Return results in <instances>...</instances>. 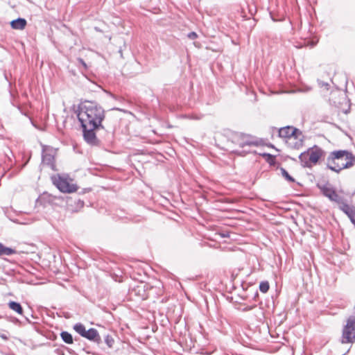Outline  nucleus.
<instances>
[{
  "instance_id": "f257e3e1",
  "label": "nucleus",
  "mask_w": 355,
  "mask_h": 355,
  "mask_svg": "<svg viewBox=\"0 0 355 355\" xmlns=\"http://www.w3.org/2000/svg\"><path fill=\"white\" fill-rule=\"evenodd\" d=\"M77 116L83 129L85 141L89 145L98 146L99 139L96 133L104 129V109L95 102L85 101L78 105Z\"/></svg>"
},
{
  "instance_id": "f03ea898",
  "label": "nucleus",
  "mask_w": 355,
  "mask_h": 355,
  "mask_svg": "<svg viewBox=\"0 0 355 355\" xmlns=\"http://www.w3.org/2000/svg\"><path fill=\"white\" fill-rule=\"evenodd\" d=\"M354 164L355 156L346 150L332 151L326 159L327 167L338 173L343 169L352 167Z\"/></svg>"
},
{
  "instance_id": "7ed1b4c3",
  "label": "nucleus",
  "mask_w": 355,
  "mask_h": 355,
  "mask_svg": "<svg viewBox=\"0 0 355 355\" xmlns=\"http://www.w3.org/2000/svg\"><path fill=\"white\" fill-rule=\"evenodd\" d=\"M324 151L317 146L309 148L306 151L302 153L299 159L304 167H311L315 165L320 159L324 156Z\"/></svg>"
},
{
  "instance_id": "20e7f679",
  "label": "nucleus",
  "mask_w": 355,
  "mask_h": 355,
  "mask_svg": "<svg viewBox=\"0 0 355 355\" xmlns=\"http://www.w3.org/2000/svg\"><path fill=\"white\" fill-rule=\"evenodd\" d=\"M53 184L63 193H73L77 191L78 186L67 175H58L52 178Z\"/></svg>"
},
{
  "instance_id": "39448f33",
  "label": "nucleus",
  "mask_w": 355,
  "mask_h": 355,
  "mask_svg": "<svg viewBox=\"0 0 355 355\" xmlns=\"http://www.w3.org/2000/svg\"><path fill=\"white\" fill-rule=\"evenodd\" d=\"M355 341V318L351 316L347 320L346 325L343 330L341 343H352Z\"/></svg>"
},
{
  "instance_id": "423d86ee",
  "label": "nucleus",
  "mask_w": 355,
  "mask_h": 355,
  "mask_svg": "<svg viewBox=\"0 0 355 355\" xmlns=\"http://www.w3.org/2000/svg\"><path fill=\"white\" fill-rule=\"evenodd\" d=\"M231 141L233 144L242 148L246 146H257L259 145V142L250 135L242 133L233 134L231 137Z\"/></svg>"
},
{
  "instance_id": "0eeeda50",
  "label": "nucleus",
  "mask_w": 355,
  "mask_h": 355,
  "mask_svg": "<svg viewBox=\"0 0 355 355\" xmlns=\"http://www.w3.org/2000/svg\"><path fill=\"white\" fill-rule=\"evenodd\" d=\"M300 134L298 130L291 126L282 128L279 130V136L282 138H287L289 140L295 139Z\"/></svg>"
},
{
  "instance_id": "6e6552de",
  "label": "nucleus",
  "mask_w": 355,
  "mask_h": 355,
  "mask_svg": "<svg viewBox=\"0 0 355 355\" xmlns=\"http://www.w3.org/2000/svg\"><path fill=\"white\" fill-rule=\"evenodd\" d=\"M42 159L43 164L49 166L52 170H55L54 152L52 149H43Z\"/></svg>"
},
{
  "instance_id": "1a4fd4ad",
  "label": "nucleus",
  "mask_w": 355,
  "mask_h": 355,
  "mask_svg": "<svg viewBox=\"0 0 355 355\" xmlns=\"http://www.w3.org/2000/svg\"><path fill=\"white\" fill-rule=\"evenodd\" d=\"M84 338L96 343L97 344H100L101 343V338L98 331L94 328H90L89 329L87 330L85 334L84 335Z\"/></svg>"
},
{
  "instance_id": "9d476101",
  "label": "nucleus",
  "mask_w": 355,
  "mask_h": 355,
  "mask_svg": "<svg viewBox=\"0 0 355 355\" xmlns=\"http://www.w3.org/2000/svg\"><path fill=\"white\" fill-rule=\"evenodd\" d=\"M317 187L320 190L322 193L328 198H329V197H331V193L335 190L334 189V187H332V185L331 184H329V182L318 183Z\"/></svg>"
},
{
  "instance_id": "9b49d317",
  "label": "nucleus",
  "mask_w": 355,
  "mask_h": 355,
  "mask_svg": "<svg viewBox=\"0 0 355 355\" xmlns=\"http://www.w3.org/2000/svg\"><path fill=\"white\" fill-rule=\"evenodd\" d=\"M339 209L343 211L348 217L351 216L355 211V207L349 205L343 200L342 202L338 204Z\"/></svg>"
},
{
  "instance_id": "f8f14e48",
  "label": "nucleus",
  "mask_w": 355,
  "mask_h": 355,
  "mask_svg": "<svg viewBox=\"0 0 355 355\" xmlns=\"http://www.w3.org/2000/svg\"><path fill=\"white\" fill-rule=\"evenodd\" d=\"M11 27L16 30H23L26 25V20L23 18H18L10 22Z\"/></svg>"
},
{
  "instance_id": "ddd939ff",
  "label": "nucleus",
  "mask_w": 355,
  "mask_h": 355,
  "mask_svg": "<svg viewBox=\"0 0 355 355\" xmlns=\"http://www.w3.org/2000/svg\"><path fill=\"white\" fill-rule=\"evenodd\" d=\"M16 253L15 250L8 248L0 243V256H10Z\"/></svg>"
},
{
  "instance_id": "4468645a",
  "label": "nucleus",
  "mask_w": 355,
  "mask_h": 355,
  "mask_svg": "<svg viewBox=\"0 0 355 355\" xmlns=\"http://www.w3.org/2000/svg\"><path fill=\"white\" fill-rule=\"evenodd\" d=\"M8 305L11 310L17 313L18 314L22 315L23 308L19 303L11 301L8 304Z\"/></svg>"
},
{
  "instance_id": "2eb2a0df",
  "label": "nucleus",
  "mask_w": 355,
  "mask_h": 355,
  "mask_svg": "<svg viewBox=\"0 0 355 355\" xmlns=\"http://www.w3.org/2000/svg\"><path fill=\"white\" fill-rule=\"evenodd\" d=\"M73 329L83 337H84L87 331L85 326L81 323L76 324L73 326Z\"/></svg>"
},
{
  "instance_id": "dca6fc26",
  "label": "nucleus",
  "mask_w": 355,
  "mask_h": 355,
  "mask_svg": "<svg viewBox=\"0 0 355 355\" xmlns=\"http://www.w3.org/2000/svg\"><path fill=\"white\" fill-rule=\"evenodd\" d=\"M61 338L63 341L67 344L73 343V338L71 334L67 331H62L61 333Z\"/></svg>"
},
{
  "instance_id": "f3484780",
  "label": "nucleus",
  "mask_w": 355,
  "mask_h": 355,
  "mask_svg": "<svg viewBox=\"0 0 355 355\" xmlns=\"http://www.w3.org/2000/svg\"><path fill=\"white\" fill-rule=\"evenodd\" d=\"M331 201L336 202L339 204L342 202L344 200L341 196H340L334 190V191L331 193V197L329 198Z\"/></svg>"
},
{
  "instance_id": "a211bd4d",
  "label": "nucleus",
  "mask_w": 355,
  "mask_h": 355,
  "mask_svg": "<svg viewBox=\"0 0 355 355\" xmlns=\"http://www.w3.org/2000/svg\"><path fill=\"white\" fill-rule=\"evenodd\" d=\"M282 175L289 182H294L295 180L293 177H291L287 171L283 168H281L280 169Z\"/></svg>"
},
{
  "instance_id": "6ab92c4d",
  "label": "nucleus",
  "mask_w": 355,
  "mask_h": 355,
  "mask_svg": "<svg viewBox=\"0 0 355 355\" xmlns=\"http://www.w3.org/2000/svg\"><path fill=\"white\" fill-rule=\"evenodd\" d=\"M269 283L268 282H261L259 284V290L261 293H266L269 290Z\"/></svg>"
},
{
  "instance_id": "aec40b11",
  "label": "nucleus",
  "mask_w": 355,
  "mask_h": 355,
  "mask_svg": "<svg viewBox=\"0 0 355 355\" xmlns=\"http://www.w3.org/2000/svg\"><path fill=\"white\" fill-rule=\"evenodd\" d=\"M105 343H106V345L110 347H113V345L114 343V338H112V336H110V335H107L105 337Z\"/></svg>"
},
{
  "instance_id": "412c9836",
  "label": "nucleus",
  "mask_w": 355,
  "mask_h": 355,
  "mask_svg": "<svg viewBox=\"0 0 355 355\" xmlns=\"http://www.w3.org/2000/svg\"><path fill=\"white\" fill-rule=\"evenodd\" d=\"M187 37L190 40H195L198 37V35L196 32H191L187 35Z\"/></svg>"
},
{
  "instance_id": "4be33fe9",
  "label": "nucleus",
  "mask_w": 355,
  "mask_h": 355,
  "mask_svg": "<svg viewBox=\"0 0 355 355\" xmlns=\"http://www.w3.org/2000/svg\"><path fill=\"white\" fill-rule=\"evenodd\" d=\"M78 62L80 64H81L85 69H87V66L85 62L82 58H78Z\"/></svg>"
},
{
  "instance_id": "5701e85b",
  "label": "nucleus",
  "mask_w": 355,
  "mask_h": 355,
  "mask_svg": "<svg viewBox=\"0 0 355 355\" xmlns=\"http://www.w3.org/2000/svg\"><path fill=\"white\" fill-rule=\"evenodd\" d=\"M262 155H263V157H268L270 159H273V157L270 154L263 153Z\"/></svg>"
},
{
  "instance_id": "b1692460",
  "label": "nucleus",
  "mask_w": 355,
  "mask_h": 355,
  "mask_svg": "<svg viewBox=\"0 0 355 355\" xmlns=\"http://www.w3.org/2000/svg\"><path fill=\"white\" fill-rule=\"evenodd\" d=\"M319 85H320V87H324V86H325V87H327V86H329V84H328V83H323V82H322V81H320V82H319Z\"/></svg>"
},
{
  "instance_id": "393cba45",
  "label": "nucleus",
  "mask_w": 355,
  "mask_h": 355,
  "mask_svg": "<svg viewBox=\"0 0 355 355\" xmlns=\"http://www.w3.org/2000/svg\"><path fill=\"white\" fill-rule=\"evenodd\" d=\"M78 204L80 206V207H83V205H84V202L83 201H81L80 200H78Z\"/></svg>"
},
{
  "instance_id": "a878e982",
  "label": "nucleus",
  "mask_w": 355,
  "mask_h": 355,
  "mask_svg": "<svg viewBox=\"0 0 355 355\" xmlns=\"http://www.w3.org/2000/svg\"><path fill=\"white\" fill-rule=\"evenodd\" d=\"M338 93H340V92L339 91H335V92H333L331 93V96H335V95H336V94H337Z\"/></svg>"
},
{
  "instance_id": "bb28decb",
  "label": "nucleus",
  "mask_w": 355,
  "mask_h": 355,
  "mask_svg": "<svg viewBox=\"0 0 355 355\" xmlns=\"http://www.w3.org/2000/svg\"><path fill=\"white\" fill-rule=\"evenodd\" d=\"M245 310H250V309H252V307H247V308H245Z\"/></svg>"
},
{
  "instance_id": "cd10ccee",
  "label": "nucleus",
  "mask_w": 355,
  "mask_h": 355,
  "mask_svg": "<svg viewBox=\"0 0 355 355\" xmlns=\"http://www.w3.org/2000/svg\"><path fill=\"white\" fill-rule=\"evenodd\" d=\"M223 237H227V234H223L222 235Z\"/></svg>"
}]
</instances>
